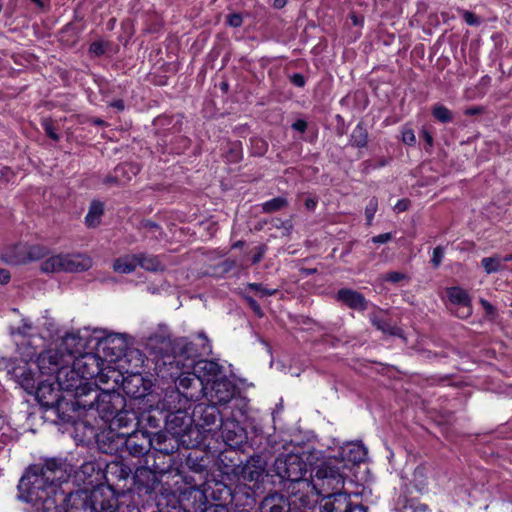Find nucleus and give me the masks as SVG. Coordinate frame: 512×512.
<instances>
[{"mask_svg":"<svg viewBox=\"0 0 512 512\" xmlns=\"http://www.w3.org/2000/svg\"><path fill=\"white\" fill-rule=\"evenodd\" d=\"M406 278H407L406 274H404L402 272H398V271L388 272L383 277V279L385 281L391 282V283H398Z\"/></svg>","mask_w":512,"mask_h":512,"instance_id":"052dcab7","label":"nucleus"},{"mask_svg":"<svg viewBox=\"0 0 512 512\" xmlns=\"http://www.w3.org/2000/svg\"><path fill=\"white\" fill-rule=\"evenodd\" d=\"M121 386L128 397L136 400L144 398L149 393L151 383L140 373H136L123 377Z\"/></svg>","mask_w":512,"mask_h":512,"instance_id":"412c9836","label":"nucleus"},{"mask_svg":"<svg viewBox=\"0 0 512 512\" xmlns=\"http://www.w3.org/2000/svg\"><path fill=\"white\" fill-rule=\"evenodd\" d=\"M96 348L97 351H101L110 362H113L125 354L127 342L123 335L110 333L97 338Z\"/></svg>","mask_w":512,"mask_h":512,"instance_id":"2eb2a0df","label":"nucleus"},{"mask_svg":"<svg viewBox=\"0 0 512 512\" xmlns=\"http://www.w3.org/2000/svg\"><path fill=\"white\" fill-rule=\"evenodd\" d=\"M71 472V465L61 458L31 465L19 481L18 497L33 505L44 504L47 510L57 512H95L91 489L70 487Z\"/></svg>","mask_w":512,"mask_h":512,"instance_id":"f257e3e1","label":"nucleus"},{"mask_svg":"<svg viewBox=\"0 0 512 512\" xmlns=\"http://www.w3.org/2000/svg\"><path fill=\"white\" fill-rule=\"evenodd\" d=\"M337 299L354 310L364 311L368 306L367 300L361 293L348 288L340 289L337 292Z\"/></svg>","mask_w":512,"mask_h":512,"instance_id":"c85d7f7f","label":"nucleus"},{"mask_svg":"<svg viewBox=\"0 0 512 512\" xmlns=\"http://www.w3.org/2000/svg\"><path fill=\"white\" fill-rule=\"evenodd\" d=\"M87 344V339L79 331L68 332L62 337L58 348L64 352L71 362L75 357L84 353Z\"/></svg>","mask_w":512,"mask_h":512,"instance_id":"5701e85b","label":"nucleus"},{"mask_svg":"<svg viewBox=\"0 0 512 512\" xmlns=\"http://www.w3.org/2000/svg\"><path fill=\"white\" fill-rule=\"evenodd\" d=\"M42 126H43V129H44L46 135L50 139H52L54 141H58L60 139L59 135L56 132V127L54 126V123L52 122V120H50V119L43 120Z\"/></svg>","mask_w":512,"mask_h":512,"instance_id":"864d4df0","label":"nucleus"},{"mask_svg":"<svg viewBox=\"0 0 512 512\" xmlns=\"http://www.w3.org/2000/svg\"><path fill=\"white\" fill-rule=\"evenodd\" d=\"M444 253H445L444 247L437 246L434 248L432 259H431V263L434 268H438L440 266V264L442 263L443 257H444Z\"/></svg>","mask_w":512,"mask_h":512,"instance_id":"13d9d810","label":"nucleus"},{"mask_svg":"<svg viewBox=\"0 0 512 512\" xmlns=\"http://www.w3.org/2000/svg\"><path fill=\"white\" fill-rule=\"evenodd\" d=\"M402 141L407 145H413L416 142L414 131L406 129L402 132Z\"/></svg>","mask_w":512,"mask_h":512,"instance_id":"774afa93","label":"nucleus"},{"mask_svg":"<svg viewBox=\"0 0 512 512\" xmlns=\"http://www.w3.org/2000/svg\"><path fill=\"white\" fill-rule=\"evenodd\" d=\"M166 432L180 438L185 448L197 447L203 440L202 434L194 427L193 414L189 409L173 410L165 415Z\"/></svg>","mask_w":512,"mask_h":512,"instance_id":"423d86ee","label":"nucleus"},{"mask_svg":"<svg viewBox=\"0 0 512 512\" xmlns=\"http://www.w3.org/2000/svg\"><path fill=\"white\" fill-rule=\"evenodd\" d=\"M155 470L151 466L138 467L133 475L134 484L137 486L139 491L144 490L148 492L154 489L156 483Z\"/></svg>","mask_w":512,"mask_h":512,"instance_id":"c756f323","label":"nucleus"},{"mask_svg":"<svg viewBox=\"0 0 512 512\" xmlns=\"http://www.w3.org/2000/svg\"><path fill=\"white\" fill-rule=\"evenodd\" d=\"M95 512H124L120 496L110 486L100 485L91 489Z\"/></svg>","mask_w":512,"mask_h":512,"instance_id":"f8f14e48","label":"nucleus"},{"mask_svg":"<svg viewBox=\"0 0 512 512\" xmlns=\"http://www.w3.org/2000/svg\"><path fill=\"white\" fill-rule=\"evenodd\" d=\"M78 394V401L76 402V409L78 414V421L76 429L83 426L91 435L94 434V428L81 421V418L89 412H95L98 416L108 423L119 409L125 406V397L115 389L103 390L95 383L94 386L83 388Z\"/></svg>","mask_w":512,"mask_h":512,"instance_id":"f03ea898","label":"nucleus"},{"mask_svg":"<svg viewBox=\"0 0 512 512\" xmlns=\"http://www.w3.org/2000/svg\"><path fill=\"white\" fill-rule=\"evenodd\" d=\"M137 266L136 254H128L123 257H119L113 263L114 271L122 274L132 273Z\"/></svg>","mask_w":512,"mask_h":512,"instance_id":"c9c22d12","label":"nucleus"},{"mask_svg":"<svg viewBox=\"0 0 512 512\" xmlns=\"http://www.w3.org/2000/svg\"><path fill=\"white\" fill-rule=\"evenodd\" d=\"M462 14L464 21L470 26H479L481 21L480 19L472 12L467 10H459Z\"/></svg>","mask_w":512,"mask_h":512,"instance_id":"bf43d9fd","label":"nucleus"},{"mask_svg":"<svg viewBox=\"0 0 512 512\" xmlns=\"http://www.w3.org/2000/svg\"><path fill=\"white\" fill-rule=\"evenodd\" d=\"M175 389L192 402L199 400L207 389L206 385L192 372H184L176 380Z\"/></svg>","mask_w":512,"mask_h":512,"instance_id":"dca6fc26","label":"nucleus"},{"mask_svg":"<svg viewBox=\"0 0 512 512\" xmlns=\"http://www.w3.org/2000/svg\"><path fill=\"white\" fill-rule=\"evenodd\" d=\"M378 202L375 198H372L365 208V216L367 224L371 225L372 219L377 211Z\"/></svg>","mask_w":512,"mask_h":512,"instance_id":"6e6d98bb","label":"nucleus"},{"mask_svg":"<svg viewBox=\"0 0 512 512\" xmlns=\"http://www.w3.org/2000/svg\"><path fill=\"white\" fill-rule=\"evenodd\" d=\"M124 445L133 457L148 456L153 446L152 436L147 431H134L127 436Z\"/></svg>","mask_w":512,"mask_h":512,"instance_id":"a211bd4d","label":"nucleus"},{"mask_svg":"<svg viewBox=\"0 0 512 512\" xmlns=\"http://www.w3.org/2000/svg\"><path fill=\"white\" fill-rule=\"evenodd\" d=\"M65 272L74 273L87 271L92 266V260L89 256L81 253L64 254Z\"/></svg>","mask_w":512,"mask_h":512,"instance_id":"2f4dec72","label":"nucleus"},{"mask_svg":"<svg viewBox=\"0 0 512 512\" xmlns=\"http://www.w3.org/2000/svg\"><path fill=\"white\" fill-rule=\"evenodd\" d=\"M131 472L130 467L124 463L112 462L107 465L106 478L107 480H110L109 477L116 478L119 481L126 480L130 476Z\"/></svg>","mask_w":512,"mask_h":512,"instance_id":"e433bc0d","label":"nucleus"},{"mask_svg":"<svg viewBox=\"0 0 512 512\" xmlns=\"http://www.w3.org/2000/svg\"><path fill=\"white\" fill-rule=\"evenodd\" d=\"M61 390L57 382L41 381L32 394L40 404L46 421L56 425H75L78 421L77 401L69 402Z\"/></svg>","mask_w":512,"mask_h":512,"instance_id":"7ed1b4c3","label":"nucleus"},{"mask_svg":"<svg viewBox=\"0 0 512 512\" xmlns=\"http://www.w3.org/2000/svg\"><path fill=\"white\" fill-rule=\"evenodd\" d=\"M5 368L10 378L28 394H32L38 384V369L35 364L18 359L5 361Z\"/></svg>","mask_w":512,"mask_h":512,"instance_id":"1a4fd4ad","label":"nucleus"},{"mask_svg":"<svg viewBox=\"0 0 512 512\" xmlns=\"http://www.w3.org/2000/svg\"><path fill=\"white\" fill-rule=\"evenodd\" d=\"M367 450L361 443H348L340 448L339 460L345 464V469L364 462Z\"/></svg>","mask_w":512,"mask_h":512,"instance_id":"393cba45","label":"nucleus"},{"mask_svg":"<svg viewBox=\"0 0 512 512\" xmlns=\"http://www.w3.org/2000/svg\"><path fill=\"white\" fill-rule=\"evenodd\" d=\"M136 256L138 266L147 271L158 272L165 269V266L160 261L158 256L147 253L136 254Z\"/></svg>","mask_w":512,"mask_h":512,"instance_id":"f704fd0d","label":"nucleus"},{"mask_svg":"<svg viewBox=\"0 0 512 512\" xmlns=\"http://www.w3.org/2000/svg\"><path fill=\"white\" fill-rule=\"evenodd\" d=\"M138 423L136 412L132 408H128L127 402L123 409H119L117 413L111 417L108 424L112 430L131 428Z\"/></svg>","mask_w":512,"mask_h":512,"instance_id":"bb28decb","label":"nucleus"},{"mask_svg":"<svg viewBox=\"0 0 512 512\" xmlns=\"http://www.w3.org/2000/svg\"><path fill=\"white\" fill-rule=\"evenodd\" d=\"M56 381L62 391L66 393L64 395L68 397V401L72 403L73 401H78L80 390H84L83 388L94 386L95 384L90 381H85L82 376H80L79 372L76 371V368L73 365L70 367L69 364L58 372Z\"/></svg>","mask_w":512,"mask_h":512,"instance_id":"9b49d317","label":"nucleus"},{"mask_svg":"<svg viewBox=\"0 0 512 512\" xmlns=\"http://www.w3.org/2000/svg\"><path fill=\"white\" fill-rule=\"evenodd\" d=\"M191 402L189 399L184 397L182 393H180L175 388L166 391L164 398L162 399L161 405L162 409L167 412L173 410H182V409H190Z\"/></svg>","mask_w":512,"mask_h":512,"instance_id":"cd10ccee","label":"nucleus"},{"mask_svg":"<svg viewBox=\"0 0 512 512\" xmlns=\"http://www.w3.org/2000/svg\"><path fill=\"white\" fill-rule=\"evenodd\" d=\"M447 296L452 304L465 305L471 303V298L467 291L460 287H451L447 289Z\"/></svg>","mask_w":512,"mask_h":512,"instance_id":"a18cd8bd","label":"nucleus"},{"mask_svg":"<svg viewBox=\"0 0 512 512\" xmlns=\"http://www.w3.org/2000/svg\"><path fill=\"white\" fill-rule=\"evenodd\" d=\"M319 454L315 455L312 471L311 489L326 493L330 490H341L344 486L345 464H341L338 457L320 459Z\"/></svg>","mask_w":512,"mask_h":512,"instance_id":"39448f33","label":"nucleus"},{"mask_svg":"<svg viewBox=\"0 0 512 512\" xmlns=\"http://www.w3.org/2000/svg\"><path fill=\"white\" fill-rule=\"evenodd\" d=\"M471 314H472L471 303L470 304H465V305H458V308L455 311V315L458 318H461V319H466Z\"/></svg>","mask_w":512,"mask_h":512,"instance_id":"e2e57ef3","label":"nucleus"},{"mask_svg":"<svg viewBox=\"0 0 512 512\" xmlns=\"http://www.w3.org/2000/svg\"><path fill=\"white\" fill-rule=\"evenodd\" d=\"M322 494L318 490H313L311 493H294L290 500L291 508H296L295 510L298 512H311L317 504L319 505Z\"/></svg>","mask_w":512,"mask_h":512,"instance_id":"a878e982","label":"nucleus"},{"mask_svg":"<svg viewBox=\"0 0 512 512\" xmlns=\"http://www.w3.org/2000/svg\"><path fill=\"white\" fill-rule=\"evenodd\" d=\"M368 143V132L362 122H359L350 136V144L353 147L364 148Z\"/></svg>","mask_w":512,"mask_h":512,"instance_id":"37998d69","label":"nucleus"},{"mask_svg":"<svg viewBox=\"0 0 512 512\" xmlns=\"http://www.w3.org/2000/svg\"><path fill=\"white\" fill-rule=\"evenodd\" d=\"M481 266L487 274L500 272L506 267L505 265H502V256L498 254L482 258Z\"/></svg>","mask_w":512,"mask_h":512,"instance_id":"c03bdc74","label":"nucleus"},{"mask_svg":"<svg viewBox=\"0 0 512 512\" xmlns=\"http://www.w3.org/2000/svg\"><path fill=\"white\" fill-rule=\"evenodd\" d=\"M264 470V462L260 456H252L243 468L244 477L249 480L258 479L261 472Z\"/></svg>","mask_w":512,"mask_h":512,"instance_id":"4c0bfd02","label":"nucleus"},{"mask_svg":"<svg viewBox=\"0 0 512 512\" xmlns=\"http://www.w3.org/2000/svg\"><path fill=\"white\" fill-rule=\"evenodd\" d=\"M186 465L194 472L202 474L206 471L207 465L204 458H200L193 453H190L186 459Z\"/></svg>","mask_w":512,"mask_h":512,"instance_id":"09e8293b","label":"nucleus"},{"mask_svg":"<svg viewBox=\"0 0 512 512\" xmlns=\"http://www.w3.org/2000/svg\"><path fill=\"white\" fill-rule=\"evenodd\" d=\"M351 503L349 494L336 490L332 493L327 492V495L322 494L319 509L320 512H347Z\"/></svg>","mask_w":512,"mask_h":512,"instance_id":"aec40b11","label":"nucleus"},{"mask_svg":"<svg viewBox=\"0 0 512 512\" xmlns=\"http://www.w3.org/2000/svg\"><path fill=\"white\" fill-rule=\"evenodd\" d=\"M64 254H58L49 257L44 262H42L40 269L44 273H59L65 272L64 270Z\"/></svg>","mask_w":512,"mask_h":512,"instance_id":"a19ab883","label":"nucleus"},{"mask_svg":"<svg viewBox=\"0 0 512 512\" xmlns=\"http://www.w3.org/2000/svg\"><path fill=\"white\" fill-rule=\"evenodd\" d=\"M244 299H245L246 303L248 304V306L251 308V310L258 317H262L263 316V311H262L260 305L258 304V302L253 297L248 296V295H244Z\"/></svg>","mask_w":512,"mask_h":512,"instance_id":"680f3d73","label":"nucleus"},{"mask_svg":"<svg viewBox=\"0 0 512 512\" xmlns=\"http://www.w3.org/2000/svg\"><path fill=\"white\" fill-rule=\"evenodd\" d=\"M288 204H289V202H288L287 198H285L283 196H279V197H276L269 201L264 202L261 205V208L264 213H273V212H276V211L286 208L288 206Z\"/></svg>","mask_w":512,"mask_h":512,"instance_id":"49530a36","label":"nucleus"},{"mask_svg":"<svg viewBox=\"0 0 512 512\" xmlns=\"http://www.w3.org/2000/svg\"><path fill=\"white\" fill-rule=\"evenodd\" d=\"M10 334L13 338L14 343L21 341L22 339L30 338L32 336L37 335L35 333V328L33 325L27 320H22L21 324L17 327L12 326L10 328Z\"/></svg>","mask_w":512,"mask_h":512,"instance_id":"ea45409f","label":"nucleus"},{"mask_svg":"<svg viewBox=\"0 0 512 512\" xmlns=\"http://www.w3.org/2000/svg\"><path fill=\"white\" fill-rule=\"evenodd\" d=\"M89 52L94 54L95 56H101L105 53V46L103 42L96 41L90 44Z\"/></svg>","mask_w":512,"mask_h":512,"instance_id":"69168bd1","label":"nucleus"},{"mask_svg":"<svg viewBox=\"0 0 512 512\" xmlns=\"http://www.w3.org/2000/svg\"><path fill=\"white\" fill-rule=\"evenodd\" d=\"M113 170L118 176L120 182L125 185L140 172L141 167L138 163L124 162L117 165Z\"/></svg>","mask_w":512,"mask_h":512,"instance_id":"72a5a7b5","label":"nucleus"},{"mask_svg":"<svg viewBox=\"0 0 512 512\" xmlns=\"http://www.w3.org/2000/svg\"><path fill=\"white\" fill-rule=\"evenodd\" d=\"M70 363L64 352L56 348L40 352L35 366L41 374H55L57 376L58 372Z\"/></svg>","mask_w":512,"mask_h":512,"instance_id":"ddd939ff","label":"nucleus"},{"mask_svg":"<svg viewBox=\"0 0 512 512\" xmlns=\"http://www.w3.org/2000/svg\"><path fill=\"white\" fill-rule=\"evenodd\" d=\"M219 428L224 443L231 449H241L248 441L246 429L234 418L223 420Z\"/></svg>","mask_w":512,"mask_h":512,"instance_id":"4468645a","label":"nucleus"},{"mask_svg":"<svg viewBox=\"0 0 512 512\" xmlns=\"http://www.w3.org/2000/svg\"><path fill=\"white\" fill-rule=\"evenodd\" d=\"M195 345L185 338L173 341L164 334H153L147 340V347L163 358L164 364H179V357L192 358L195 355Z\"/></svg>","mask_w":512,"mask_h":512,"instance_id":"0eeeda50","label":"nucleus"},{"mask_svg":"<svg viewBox=\"0 0 512 512\" xmlns=\"http://www.w3.org/2000/svg\"><path fill=\"white\" fill-rule=\"evenodd\" d=\"M152 440L153 452L147 456L145 464L151 465L158 473L167 472L172 466V455L182 446L180 438L167 432H160L154 434Z\"/></svg>","mask_w":512,"mask_h":512,"instance_id":"6e6552de","label":"nucleus"},{"mask_svg":"<svg viewBox=\"0 0 512 512\" xmlns=\"http://www.w3.org/2000/svg\"><path fill=\"white\" fill-rule=\"evenodd\" d=\"M184 495L188 496V499H193V512H204L207 506V497L201 489L193 486Z\"/></svg>","mask_w":512,"mask_h":512,"instance_id":"58836bf2","label":"nucleus"},{"mask_svg":"<svg viewBox=\"0 0 512 512\" xmlns=\"http://www.w3.org/2000/svg\"><path fill=\"white\" fill-rule=\"evenodd\" d=\"M236 393V386L223 374L210 383V396L219 404L230 402Z\"/></svg>","mask_w":512,"mask_h":512,"instance_id":"b1692460","label":"nucleus"},{"mask_svg":"<svg viewBox=\"0 0 512 512\" xmlns=\"http://www.w3.org/2000/svg\"><path fill=\"white\" fill-rule=\"evenodd\" d=\"M118 377L120 374L114 368L110 366L101 365V373L97 375L95 378L99 380L100 383H108L110 379L113 378L114 382H118Z\"/></svg>","mask_w":512,"mask_h":512,"instance_id":"3c124183","label":"nucleus"},{"mask_svg":"<svg viewBox=\"0 0 512 512\" xmlns=\"http://www.w3.org/2000/svg\"><path fill=\"white\" fill-rule=\"evenodd\" d=\"M370 321L372 325L379 331L390 336L404 338L401 328L394 325L389 319L383 318L378 314H371Z\"/></svg>","mask_w":512,"mask_h":512,"instance_id":"473e14b6","label":"nucleus"},{"mask_svg":"<svg viewBox=\"0 0 512 512\" xmlns=\"http://www.w3.org/2000/svg\"><path fill=\"white\" fill-rule=\"evenodd\" d=\"M215 486L219 487L218 488V492H219L218 496H216L215 490H213V492H212V496L215 499L222 501L224 504L232 501L233 495H232V490L230 487H228L222 483H216Z\"/></svg>","mask_w":512,"mask_h":512,"instance_id":"603ef678","label":"nucleus"},{"mask_svg":"<svg viewBox=\"0 0 512 512\" xmlns=\"http://www.w3.org/2000/svg\"><path fill=\"white\" fill-rule=\"evenodd\" d=\"M48 254V249L41 245H32L26 249V260L37 261Z\"/></svg>","mask_w":512,"mask_h":512,"instance_id":"8fccbe9b","label":"nucleus"},{"mask_svg":"<svg viewBox=\"0 0 512 512\" xmlns=\"http://www.w3.org/2000/svg\"><path fill=\"white\" fill-rule=\"evenodd\" d=\"M71 363L80 376L85 381H89L101 373V365H104L105 361L96 353L84 352L80 356L75 357Z\"/></svg>","mask_w":512,"mask_h":512,"instance_id":"f3484780","label":"nucleus"},{"mask_svg":"<svg viewBox=\"0 0 512 512\" xmlns=\"http://www.w3.org/2000/svg\"><path fill=\"white\" fill-rule=\"evenodd\" d=\"M194 427L199 431L212 432L223 422V415L215 403L201 402L192 409Z\"/></svg>","mask_w":512,"mask_h":512,"instance_id":"9d476101","label":"nucleus"},{"mask_svg":"<svg viewBox=\"0 0 512 512\" xmlns=\"http://www.w3.org/2000/svg\"><path fill=\"white\" fill-rule=\"evenodd\" d=\"M432 116L441 123H449L453 120V113L446 106L437 103L431 110Z\"/></svg>","mask_w":512,"mask_h":512,"instance_id":"de8ad7c7","label":"nucleus"},{"mask_svg":"<svg viewBox=\"0 0 512 512\" xmlns=\"http://www.w3.org/2000/svg\"><path fill=\"white\" fill-rule=\"evenodd\" d=\"M318 451L304 452L303 454H286L276 458L272 472L279 478L284 488L290 489L293 484H303L310 488L311 483L305 478L308 465L313 466Z\"/></svg>","mask_w":512,"mask_h":512,"instance_id":"20e7f679","label":"nucleus"},{"mask_svg":"<svg viewBox=\"0 0 512 512\" xmlns=\"http://www.w3.org/2000/svg\"><path fill=\"white\" fill-rule=\"evenodd\" d=\"M42 338L39 335L30 338L22 339L15 343L17 351L21 356L19 361L29 362L38 354V347L42 343Z\"/></svg>","mask_w":512,"mask_h":512,"instance_id":"7c9ffc66","label":"nucleus"},{"mask_svg":"<svg viewBox=\"0 0 512 512\" xmlns=\"http://www.w3.org/2000/svg\"><path fill=\"white\" fill-rule=\"evenodd\" d=\"M104 213V205L100 201H93L85 217V223L88 227H96L100 224L101 216Z\"/></svg>","mask_w":512,"mask_h":512,"instance_id":"79ce46f5","label":"nucleus"},{"mask_svg":"<svg viewBox=\"0 0 512 512\" xmlns=\"http://www.w3.org/2000/svg\"><path fill=\"white\" fill-rule=\"evenodd\" d=\"M196 355L197 351L195 350V355L191 359H193ZM191 367L198 379L201 380L206 386L223 374L222 366L213 360H192Z\"/></svg>","mask_w":512,"mask_h":512,"instance_id":"6ab92c4d","label":"nucleus"},{"mask_svg":"<svg viewBox=\"0 0 512 512\" xmlns=\"http://www.w3.org/2000/svg\"><path fill=\"white\" fill-rule=\"evenodd\" d=\"M403 510L404 512H426L427 505L414 501H408L404 505Z\"/></svg>","mask_w":512,"mask_h":512,"instance_id":"4d7b16f0","label":"nucleus"},{"mask_svg":"<svg viewBox=\"0 0 512 512\" xmlns=\"http://www.w3.org/2000/svg\"><path fill=\"white\" fill-rule=\"evenodd\" d=\"M227 23L229 26L237 28L243 23V18L239 13H232L227 16Z\"/></svg>","mask_w":512,"mask_h":512,"instance_id":"0e129e2a","label":"nucleus"},{"mask_svg":"<svg viewBox=\"0 0 512 512\" xmlns=\"http://www.w3.org/2000/svg\"><path fill=\"white\" fill-rule=\"evenodd\" d=\"M74 478L77 483L84 486H100L102 468L96 461H86L74 472Z\"/></svg>","mask_w":512,"mask_h":512,"instance_id":"4be33fe9","label":"nucleus"},{"mask_svg":"<svg viewBox=\"0 0 512 512\" xmlns=\"http://www.w3.org/2000/svg\"><path fill=\"white\" fill-rule=\"evenodd\" d=\"M247 287L251 290L257 291L261 294L262 297L264 296H272L275 295L278 290L277 289H267L262 286L260 283H248Z\"/></svg>","mask_w":512,"mask_h":512,"instance_id":"5fc2aeb1","label":"nucleus"},{"mask_svg":"<svg viewBox=\"0 0 512 512\" xmlns=\"http://www.w3.org/2000/svg\"><path fill=\"white\" fill-rule=\"evenodd\" d=\"M103 183L108 186H122L123 185L120 182V180H119L118 176L116 175V173L114 172V170L112 171V173H110L109 175H107L104 178Z\"/></svg>","mask_w":512,"mask_h":512,"instance_id":"338daca9","label":"nucleus"}]
</instances>
